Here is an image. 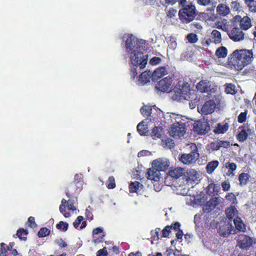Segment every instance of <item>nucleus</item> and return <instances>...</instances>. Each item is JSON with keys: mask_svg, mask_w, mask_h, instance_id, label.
Returning a JSON list of instances; mask_svg holds the SVG:
<instances>
[{"mask_svg": "<svg viewBox=\"0 0 256 256\" xmlns=\"http://www.w3.org/2000/svg\"><path fill=\"white\" fill-rule=\"evenodd\" d=\"M122 44L124 46L126 54L129 58L132 68L143 69L148 60V56L144 53L145 42L139 40L132 34H125L122 38Z\"/></svg>", "mask_w": 256, "mask_h": 256, "instance_id": "obj_1", "label": "nucleus"}, {"mask_svg": "<svg viewBox=\"0 0 256 256\" xmlns=\"http://www.w3.org/2000/svg\"><path fill=\"white\" fill-rule=\"evenodd\" d=\"M160 230V228H156L154 230H152L150 232L152 236L154 238V239H156V240H158L160 239L159 236H158V232Z\"/></svg>", "mask_w": 256, "mask_h": 256, "instance_id": "obj_49", "label": "nucleus"}, {"mask_svg": "<svg viewBox=\"0 0 256 256\" xmlns=\"http://www.w3.org/2000/svg\"><path fill=\"white\" fill-rule=\"evenodd\" d=\"M218 188V186L213 183H211L209 184L207 187V192L208 194H213L214 195L215 194H217Z\"/></svg>", "mask_w": 256, "mask_h": 256, "instance_id": "obj_30", "label": "nucleus"}, {"mask_svg": "<svg viewBox=\"0 0 256 256\" xmlns=\"http://www.w3.org/2000/svg\"><path fill=\"white\" fill-rule=\"evenodd\" d=\"M234 222L236 230L242 232L246 231V228L245 225L240 218L236 217V218L234 220Z\"/></svg>", "mask_w": 256, "mask_h": 256, "instance_id": "obj_25", "label": "nucleus"}, {"mask_svg": "<svg viewBox=\"0 0 256 256\" xmlns=\"http://www.w3.org/2000/svg\"><path fill=\"white\" fill-rule=\"evenodd\" d=\"M142 69L140 68H132L130 72L131 78L138 84L144 85L150 82L152 76L151 72L145 71L142 72L138 76L137 75L140 72Z\"/></svg>", "mask_w": 256, "mask_h": 256, "instance_id": "obj_5", "label": "nucleus"}, {"mask_svg": "<svg viewBox=\"0 0 256 256\" xmlns=\"http://www.w3.org/2000/svg\"><path fill=\"white\" fill-rule=\"evenodd\" d=\"M190 27L192 29L196 28L197 30H199L202 28L200 24L198 22H193L191 24Z\"/></svg>", "mask_w": 256, "mask_h": 256, "instance_id": "obj_58", "label": "nucleus"}, {"mask_svg": "<svg viewBox=\"0 0 256 256\" xmlns=\"http://www.w3.org/2000/svg\"><path fill=\"white\" fill-rule=\"evenodd\" d=\"M248 10L251 12H256V0H255L254 2L250 6Z\"/></svg>", "mask_w": 256, "mask_h": 256, "instance_id": "obj_61", "label": "nucleus"}, {"mask_svg": "<svg viewBox=\"0 0 256 256\" xmlns=\"http://www.w3.org/2000/svg\"><path fill=\"white\" fill-rule=\"evenodd\" d=\"M190 148L192 150V152L182 154L180 158V161L185 164L189 165L195 163L200 156L196 144H190Z\"/></svg>", "mask_w": 256, "mask_h": 256, "instance_id": "obj_6", "label": "nucleus"}, {"mask_svg": "<svg viewBox=\"0 0 256 256\" xmlns=\"http://www.w3.org/2000/svg\"><path fill=\"white\" fill-rule=\"evenodd\" d=\"M152 120L150 117L147 118L137 126V130L141 136H146L148 133V124Z\"/></svg>", "mask_w": 256, "mask_h": 256, "instance_id": "obj_15", "label": "nucleus"}, {"mask_svg": "<svg viewBox=\"0 0 256 256\" xmlns=\"http://www.w3.org/2000/svg\"><path fill=\"white\" fill-rule=\"evenodd\" d=\"M218 232L219 234L224 237H226L230 234H234V228L232 224L229 222L221 223L219 226Z\"/></svg>", "mask_w": 256, "mask_h": 256, "instance_id": "obj_10", "label": "nucleus"}, {"mask_svg": "<svg viewBox=\"0 0 256 256\" xmlns=\"http://www.w3.org/2000/svg\"><path fill=\"white\" fill-rule=\"evenodd\" d=\"M228 127L229 126L228 123L224 124H218L214 132L217 134H224L228 130Z\"/></svg>", "mask_w": 256, "mask_h": 256, "instance_id": "obj_26", "label": "nucleus"}, {"mask_svg": "<svg viewBox=\"0 0 256 256\" xmlns=\"http://www.w3.org/2000/svg\"><path fill=\"white\" fill-rule=\"evenodd\" d=\"M50 233V230L46 228H41L38 232V236L40 238L48 236Z\"/></svg>", "mask_w": 256, "mask_h": 256, "instance_id": "obj_38", "label": "nucleus"}, {"mask_svg": "<svg viewBox=\"0 0 256 256\" xmlns=\"http://www.w3.org/2000/svg\"><path fill=\"white\" fill-rule=\"evenodd\" d=\"M170 162L165 158H158L152 162V164L154 168H156L160 172H165L170 166Z\"/></svg>", "mask_w": 256, "mask_h": 256, "instance_id": "obj_12", "label": "nucleus"}, {"mask_svg": "<svg viewBox=\"0 0 256 256\" xmlns=\"http://www.w3.org/2000/svg\"><path fill=\"white\" fill-rule=\"evenodd\" d=\"M82 220L83 217L82 216H78L76 220L73 223L74 226L77 228Z\"/></svg>", "mask_w": 256, "mask_h": 256, "instance_id": "obj_54", "label": "nucleus"}, {"mask_svg": "<svg viewBox=\"0 0 256 256\" xmlns=\"http://www.w3.org/2000/svg\"><path fill=\"white\" fill-rule=\"evenodd\" d=\"M151 111H152V108L149 106H144L140 108V112L141 114L144 116H148V118L150 117L152 118V116H150L151 114Z\"/></svg>", "mask_w": 256, "mask_h": 256, "instance_id": "obj_35", "label": "nucleus"}, {"mask_svg": "<svg viewBox=\"0 0 256 256\" xmlns=\"http://www.w3.org/2000/svg\"><path fill=\"white\" fill-rule=\"evenodd\" d=\"M160 2L163 5H174L176 4L175 0H160Z\"/></svg>", "mask_w": 256, "mask_h": 256, "instance_id": "obj_57", "label": "nucleus"}, {"mask_svg": "<svg viewBox=\"0 0 256 256\" xmlns=\"http://www.w3.org/2000/svg\"><path fill=\"white\" fill-rule=\"evenodd\" d=\"M28 223L31 228H35L36 226V224L34 221V218L33 216H30L28 218Z\"/></svg>", "mask_w": 256, "mask_h": 256, "instance_id": "obj_53", "label": "nucleus"}, {"mask_svg": "<svg viewBox=\"0 0 256 256\" xmlns=\"http://www.w3.org/2000/svg\"><path fill=\"white\" fill-rule=\"evenodd\" d=\"M220 198L218 196H212L206 202L203 207V210L204 212H208L214 210V208L220 202Z\"/></svg>", "mask_w": 256, "mask_h": 256, "instance_id": "obj_13", "label": "nucleus"}, {"mask_svg": "<svg viewBox=\"0 0 256 256\" xmlns=\"http://www.w3.org/2000/svg\"><path fill=\"white\" fill-rule=\"evenodd\" d=\"M146 174L148 179L154 182L159 181L160 178V171L153 166L148 170Z\"/></svg>", "mask_w": 256, "mask_h": 256, "instance_id": "obj_17", "label": "nucleus"}, {"mask_svg": "<svg viewBox=\"0 0 256 256\" xmlns=\"http://www.w3.org/2000/svg\"><path fill=\"white\" fill-rule=\"evenodd\" d=\"M238 213V211L234 206H231L226 210V216L230 220L236 218Z\"/></svg>", "mask_w": 256, "mask_h": 256, "instance_id": "obj_24", "label": "nucleus"}, {"mask_svg": "<svg viewBox=\"0 0 256 256\" xmlns=\"http://www.w3.org/2000/svg\"><path fill=\"white\" fill-rule=\"evenodd\" d=\"M248 110H245L244 112H241L238 117V121L240 123H242L246 121Z\"/></svg>", "mask_w": 256, "mask_h": 256, "instance_id": "obj_40", "label": "nucleus"}, {"mask_svg": "<svg viewBox=\"0 0 256 256\" xmlns=\"http://www.w3.org/2000/svg\"><path fill=\"white\" fill-rule=\"evenodd\" d=\"M68 224L67 222H64L62 221H61L59 222V224H56V228L58 229H62V230L64 232L67 230L68 228Z\"/></svg>", "mask_w": 256, "mask_h": 256, "instance_id": "obj_41", "label": "nucleus"}, {"mask_svg": "<svg viewBox=\"0 0 256 256\" xmlns=\"http://www.w3.org/2000/svg\"><path fill=\"white\" fill-rule=\"evenodd\" d=\"M222 186L223 190L228 191L230 188V184L228 182L224 181L222 182Z\"/></svg>", "mask_w": 256, "mask_h": 256, "instance_id": "obj_52", "label": "nucleus"}, {"mask_svg": "<svg viewBox=\"0 0 256 256\" xmlns=\"http://www.w3.org/2000/svg\"><path fill=\"white\" fill-rule=\"evenodd\" d=\"M162 128L161 127H155L152 132V137L153 139L159 138L162 136Z\"/></svg>", "mask_w": 256, "mask_h": 256, "instance_id": "obj_31", "label": "nucleus"}, {"mask_svg": "<svg viewBox=\"0 0 256 256\" xmlns=\"http://www.w3.org/2000/svg\"><path fill=\"white\" fill-rule=\"evenodd\" d=\"M248 136V133L244 130H242L240 132V133L237 136V138L240 142H244L245 140Z\"/></svg>", "mask_w": 256, "mask_h": 256, "instance_id": "obj_37", "label": "nucleus"}, {"mask_svg": "<svg viewBox=\"0 0 256 256\" xmlns=\"http://www.w3.org/2000/svg\"><path fill=\"white\" fill-rule=\"evenodd\" d=\"M187 174L188 181L198 183L200 178V176L197 171L194 170H190L188 172Z\"/></svg>", "mask_w": 256, "mask_h": 256, "instance_id": "obj_20", "label": "nucleus"}, {"mask_svg": "<svg viewBox=\"0 0 256 256\" xmlns=\"http://www.w3.org/2000/svg\"><path fill=\"white\" fill-rule=\"evenodd\" d=\"M161 62V58L159 57L154 56L150 60V64L152 65H156Z\"/></svg>", "mask_w": 256, "mask_h": 256, "instance_id": "obj_47", "label": "nucleus"}, {"mask_svg": "<svg viewBox=\"0 0 256 256\" xmlns=\"http://www.w3.org/2000/svg\"><path fill=\"white\" fill-rule=\"evenodd\" d=\"M172 82V80L170 77H166L158 82L156 88L159 91L165 92L171 85Z\"/></svg>", "mask_w": 256, "mask_h": 256, "instance_id": "obj_14", "label": "nucleus"}, {"mask_svg": "<svg viewBox=\"0 0 256 256\" xmlns=\"http://www.w3.org/2000/svg\"><path fill=\"white\" fill-rule=\"evenodd\" d=\"M187 39L190 43H195L198 40L197 36L196 34H190L187 36Z\"/></svg>", "mask_w": 256, "mask_h": 256, "instance_id": "obj_44", "label": "nucleus"}, {"mask_svg": "<svg viewBox=\"0 0 256 256\" xmlns=\"http://www.w3.org/2000/svg\"><path fill=\"white\" fill-rule=\"evenodd\" d=\"M210 148L213 150H219L220 148L219 141L218 140L216 142H212L210 144Z\"/></svg>", "mask_w": 256, "mask_h": 256, "instance_id": "obj_51", "label": "nucleus"}, {"mask_svg": "<svg viewBox=\"0 0 256 256\" xmlns=\"http://www.w3.org/2000/svg\"><path fill=\"white\" fill-rule=\"evenodd\" d=\"M172 226H166L162 231V237L167 238L170 234Z\"/></svg>", "mask_w": 256, "mask_h": 256, "instance_id": "obj_43", "label": "nucleus"}, {"mask_svg": "<svg viewBox=\"0 0 256 256\" xmlns=\"http://www.w3.org/2000/svg\"><path fill=\"white\" fill-rule=\"evenodd\" d=\"M250 178V176L248 174L243 172L240 174L238 176L240 184L241 186L246 185Z\"/></svg>", "mask_w": 256, "mask_h": 256, "instance_id": "obj_28", "label": "nucleus"}, {"mask_svg": "<svg viewBox=\"0 0 256 256\" xmlns=\"http://www.w3.org/2000/svg\"><path fill=\"white\" fill-rule=\"evenodd\" d=\"M218 141H219V142L220 144V148L223 147V148H228V146H229L230 145V142H228L223 141V140H218Z\"/></svg>", "mask_w": 256, "mask_h": 256, "instance_id": "obj_60", "label": "nucleus"}, {"mask_svg": "<svg viewBox=\"0 0 256 256\" xmlns=\"http://www.w3.org/2000/svg\"><path fill=\"white\" fill-rule=\"evenodd\" d=\"M216 104L213 100H208L205 102L202 108L201 111L203 114L207 115L214 112Z\"/></svg>", "mask_w": 256, "mask_h": 256, "instance_id": "obj_16", "label": "nucleus"}, {"mask_svg": "<svg viewBox=\"0 0 256 256\" xmlns=\"http://www.w3.org/2000/svg\"><path fill=\"white\" fill-rule=\"evenodd\" d=\"M162 144L165 148L171 149L174 146V143L172 140L166 138L162 140Z\"/></svg>", "mask_w": 256, "mask_h": 256, "instance_id": "obj_32", "label": "nucleus"}, {"mask_svg": "<svg viewBox=\"0 0 256 256\" xmlns=\"http://www.w3.org/2000/svg\"><path fill=\"white\" fill-rule=\"evenodd\" d=\"M176 46L177 43L176 42V39L174 38H170L168 44V48L173 50L176 48Z\"/></svg>", "mask_w": 256, "mask_h": 256, "instance_id": "obj_42", "label": "nucleus"}, {"mask_svg": "<svg viewBox=\"0 0 256 256\" xmlns=\"http://www.w3.org/2000/svg\"><path fill=\"white\" fill-rule=\"evenodd\" d=\"M226 198L230 200L236 199L235 195L232 193H228L226 196Z\"/></svg>", "mask_w": 256, "mask_h": 256, "instance_id": "obj_62", "label": "nucleus"}, {"mask_svg": "<svg viewBox=\"0 0 256 256\" xmlns=\"http://www.w3.org/2000/svg\"><path fill=\"white\" fill-rule=\"evenodd\" d=\"M196 10L194 6L188 4L178 12L180 19L182 23L188 24L192 22L196 16Z\"/></svg>", "mask_w": 256, "mask_h": 256, "instance_id": "obj_4", "label": "nucleus"}, {"mask_svg": "<svg viewBox=\"0 0 256 256\" xmlns=\"http://www.w3.org/2000/svg\"><path fill=\"white\" fill-rule=\"evenodd\" d=\"M198 3L202 6H208L210 2V0H197Z\"/></svg>", "mask_w": 256, "mask_h": 256, "instance_id": "obj_59", "label": "nucleus"}, {"mask_svg": "<svg viewBox=\"0 0 256 256\" xmlns=\"http://www.w3.org/2000/svg\"><path fill=\"white\" fill-rule=\"evenodd\" d=\"M102 232V229L100 228H97L95 229H94L92 231V234H97L100 232Z\"/></svg>", "mask_w": 256, "mask_h": 256, "instance_id": "obj_64", "label": "nucleus"}, {"mask_svg": "<svg viewBox=\"0 0 256 256\" xmlns=\"http://www.w3.org/2000/svg\"><path fill=\"white\" fill-rule=\"evenodd\" d=\"M141 186L142 184L138 182H132L130 184V191L131 192H136Z\"/></svg>", "mask_w": 256, "mask_h": 256, "instance_id": "obj_34", "label": "nucleus"}, {"mask_svg": "<svg viewBox=\"0 0 256 256\" xmlns=\"http://www.w3.org/2000/svg\"><path fill=\"white\" fill-rule=\"evenodd\" d=\"M109 184L108 186V188L109 189H112L116 187V184L114 178L113 176H110L108 178Z\"/></svg>", "mask_w": 256, "mask_h": 256, "instance_id": "obj_46", "label": "nucleus"}, {"mask_svg": "<svg viewBox=\"0 0 256 256\" xmlns=\"http://www.w3.org/2000/svg\"><path fill=\"white\" fill-rule=\"evenodd\" d=\"M240 26L242 30H248L252 26L250 18L247 16L243 17L240 22Z\"/></svg>", "mask_w": 256, "mask_h": 256, "instance_id": "obj_22", "label": "nucleus"}, {"mask_svg": "<svg viewBox=\"0 0 256 256\" xmlns=\"http://www.w3.org/2000/svg\"><path fill=\"white\" fill-rule=\"evenodd\" d=\"M225 91L226 94H234L236 93L235 86L232 84H229L226 88Z\"/></svg>", "mask_w": 256, "mask_h": 256, "instance_id": "obj_39", "label": "nucleus"}, {"mask_svg": "<svg viewBox=\"0 0 256 256\" xmlns=\"http://www.w3.org/2000/svg\"><path fill=\"white\" fill-rule=\"evenodd\" d=\"M229 38L234 42H240L244 38V34L240 28L233 27L228 32Z\"/></svg>", "mask_w": 256, "mask_h": 256, "instance_id": "obj_11", "label": "nucleus"}, {"mask_svg": "<svg viewBox=\"0 0 256 256\" xmlns=\"http://www.w3.org/2000/svg\"><path fill=\"white\" fill-rule=\"evenodd\" d=\"M186 127L184 122H177L173 124L168 131L170 135L174 138H180L186 133Z\"/></svg>", "mask_w": 256, "mask_h": 256, "instance_id": "obj_7", "label": "nucleus"}, {"mask_svg": "<svg viewBox=\"0 0 256 256\" xmlns=\"http://www.w3.org/2000/svg\"><path fill=\"white\" fill-rule=\"evenodd\" d=\"M198 90L202 92H214L217 89V86L209 81L203 80L200 82L196 86Z\"/></svg>", "mask_w": 256, "mask_h": 256, "instance_id": "obj_8", "label": "nucleus"}, {"mask_svg": "<svg viewBox=\"0 0 256 256\" xmlns=\"http://www.w3.org/2000/svg\"><path fill=\"white\" fill-rule=\"evenodd\" d=\"M28 232L23 228H20L18 230L16 235L20 239L25 240Z\"/></svg>", "mask_w": 256, "mask_h": 256, "instance_id": "obj_36", "label": "nucleus"}, {"mask_svg": "<svg viewBox=\"0 0 256 256\" xmlns=\"http://www.w3.org/2000/svg\"><path fill=\"white\" fill-rule=\"evenodd\" d=\"M216 54L219 58H224L227 54V49L224 46L220 47L216 50Z\"/></svg>", "mask_w": 256, "mask_h": 256, "instance_id": "obj_33", "label": "nucleus"}, {"mask_svg": "<svg viewBox=\"0 0 256 256\" xmlns=\"http://www.w3.org/2000/svg\"><path fill=\"white\" fill-rule=\"evenodd\" d=\"M252 239L248 236L242 234L237 239V246L242 249L248 250L252 244Z\"/></svg>", "mask_w": 256, "mask_h": 256, "instance_id": "obj_9", "label": "nucleus"}, {"mask_svg": "<svg viewBox=\"0 0 256 256\" xmlns=\"http://www.w3.org/2000/svg\"><path fill=\"white\" fill-rule=\"evenodd\" d=\"M185 170L181 168H176L171 170L168 172V174L167 179L172 178L174 179H178L182 176L184 173Z\"/></svg>", "mask_w": 256, "mask_h": 256, "instance_id": "obj_19", "label": "nucleus"}, {"mask_svg": "<svg viewBox=\"0 0 256 256\" xmlns=\"http://www.w3.org/2000/svg\"><path fill=\"white\" fill-rule=\"evenodd\" d=\"M54 243L58 244V246L61 248H64L67 246L66 243L65 242H64V240L62 238H60V240H54Z\"/></svg>", "mask_w": 256, "mask_h": 256, "instance_id": "obj_50", "label": "nucleus"}, {"mask_svg": "<svg viewBox=\"0 0 256 256\" xmlns=\"http://www.w3.org/2000/svg\"><path fill=\"white\" fill-rule=\"evenodd\" d=\"M74 200H68L67 203V207L68 210H75L76 208L74 206Z\"/></svg>", "mask_w": 256, "mask_h": 256, "instance_id": "obj_56", "label": "nucleus"}, {"mask_svg": "<svg viewBox=\"0 0 256 256\" xmlns=\"http://www.w3.org/2000/svg\"><path fill=\"white\" fill-rule=\"evenodd\" d=\"M226 168L228 170H230L232 172L234 171L236 169V164L234 162H228L226 164Z\"/></svg>", "mask_w": 256, "mask_h": 256, "instance_id": "obj_45", "label": "nucleus"}, {"mask_svg": "<svg viewBox=\"0 0 256 256\" xmlns=\"http://www.w3.org/2000/svg\"><path fill=\"white\" fill-rule=\"evenodd\" d=\"M183 236V232L182 230H178V232L176 234V237L178 239L180 240L182 238Z\"/></svg>", "mask_w": 256, "mask_h": 256, "instance_id": "obj_63", "label": "nucleus"}, {"mask_svg": "<svg viewBox=\"0 0 256 256\" xmlns=\"http://www.w3.org/2000/svg\"><path fill=\"white\" fill-rule=\"evenodd\" d=\"M168 74L167 70L164 66H162L156 69L152 74L153 78H160Z\"/></svg>", "mask_w": 256, "mask_h": 256, "instance_id": "obj_23", "label": "nucleus"}, {"mask_svg": "<svg viewBox=\"0 0 256 256\" xmlns=\"http://www.w3.org/2000/svg\"><path fill=\"white\" fill-rule=\"evenodd\" d=\"M176 9H174L173 8H170L168 10L167 12V16L169 18H172L176 16Z\"/></svg>", "mask_w": 256, "mask_h": 256, "instance_id": "obj_48", "label": "nucleus"}, {"mask_svg": "<svg viewBox=\"0 0 256 256\" xmlns=\"http://www.w3.org/2000/svg\"><path fill=\"white\" fill-rule=\"evenodd\" d=\"M212 38L214 40V42L215 44H219L221 42L222 38L221 34L220 32L216 30H214L212 32Z\"/></svg>", "mask_w": 256, "mask_h": 256, "instance_id": "obj_29", "label": "nucleus"}, {"mask_svg": "<svg viewBox=\"0 0 256 256\" xmlns=\"http://www.w3.org/2000/svg\"><path fill=\"white\" fill-rule=\"evenodd\" d=\"M218 164L219 162L218 160H214L208 162L206 168L207 172L209 174H212Z\"/></svg>", "mask_w": 256, "mask_h": 256, "instance_id": "obj_27", "label": "nucleus"}, {"mask_svg": "<svg viewBox=\"0 0 256 256\" xmlns=\"http://www.w3.org/2000/svg\"><path fill=\"white\" fill-rule=\"evenodd\" d=\"M252 60L253 54L252 50L242 49L233 52L230 62L236 70H240L250 64Z\"/></svg>", "mask_w": 256, "mask_h": 256, "instance_id": "obj_2", "label": "nucleus"}, {"mask_svg": "<svg viewBox=\"0 0 256 256\" xmlns=\"http://www.w3.org/2000/svg\"><path fill=\"white\" fill-rule=\"evenodd\" d=\"M190 86L188 82L180 81L172 92V99L176 101H182L184 100H189L192 96Z\"/></svg>", "mask_w": 256, "mask_h": 256, "instance_id": "obj_3", "label": "nucleus"}, {"mask_svg": "<svg viewBox=\"0 0 256 256\" xmlns=\"http://www.w3.org/2000/svg\"><path fill=\"white\" fill-rule=\"evenodd\" d=\"M108 253L104 248L102 249L98 250L96 253V256H106Z\"/></svg>", "mask_w": 256, "mask_h": 256, "instance_id": "obj_55", "label": "nucleus"}, {"mask_svg": "<svg viewBox=\"0 0 256 256\" xmlns=\"http://www.w3.org/2000/svg\"><path fill=\"white\" fill-rule=\"evenodd\" d=\"M194 128L199 134H205L210 130V127L206 122H198Z\"/></svg>", "mask_w": 256, "mask_h": 256, "instance_id": "obj_18", "label": "nucleus"}, {"mask_svg": "<svg viewBox=\"0 0 256 256\" xmlns=\"http://www.w3.org/2000/svg\"><path fill=\"white\" fill-rule=\"evenodd\" d=\"M216 12L220 16H225L230 12L229 7L224 4H220L216 7Z\"/></svg>", "mask_w": 256, "mask_h": 256, "instance_id": "obj_21", "label": "nucleus"}]
</instances>
